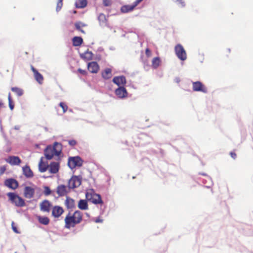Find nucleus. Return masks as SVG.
Returning <instances> with one entry per match:
<instances>
[{
    "label": "nucleus",
    "mask_w": 253,
    "mask_h": 253,
    "mask_svg": "<svg viewBox=\"0 0 253 253\" xmlns=\"http://www.w3.org/2000/svg\"><path fill=\"white\" fill-rule=\"evenodd\" d=\"M83 220V213L79 211H76L74 213H68L65 219V227L70 229L80 223Z\"/></svg>",
    "instance_id": "nucleus-1"
},
{
    "label": "nucleus",
    "mask_w": 253,
    "mask_h": 253,
    "mask_svg": "<svg viewBox=\"0 0 253 253\" xmlns=\"http://www.w3.org/2000/svg\"><path fill=\"white\" fill-rule=\"evenodd\" d=\"M62 151V145L58 142H55L53 145H48L44 150V154L47 160H51L54 155L59 156Z\"/></svg>",
    "instance_id": "nucleus-2"
},
{
    "label": "nucleus",
    "mask_w": 253,
    "mask_h": 253,
    "mask_svg": "<svg viewBox=\"0 0 253 253\" xmlns=\"http://www.w3.org/2000/svg\"><path fill=\"white\" fill-rule=\"evenodd\" d=\"M85 196L88 201H90L94 204H103L101 196L99 194L95 193L94 191L92 189L89 190L87 192Z\"/></svg>",
    "instance_id": "nucleus-3"
},
{
    "label": "nucleus",
    "mask_w": 253,
    "mask_h": 253,
    "mask_svg": "<svg viewBox=\"0 0 253 253\" xmlns=\"http://www.w3.org/2000/svg\"><path fill=\"white\" fill-rule=\"evenodd\" d=\"M7 196L11 202L17 207H23L25 205L24 200L14 193H8Z\"/></svg>",
    "instance_id": "nucleus-4"
},
{
    "label": "nucleus",
    "mask_w": 253,
    "mask_h": 253,
    "mask_svg": "<svg viewBox=\"0 0 253 253\" xmlns=\"http://www.w3.org/2000/svg\"><path fill=\"white\" fill-rule=\"evenodd\" d=\"M174 51L178 58L181 61H184L187 59L186 52L181 44H177L174 47Z\"/></svg>",
    "instance_id": "nucleus-5"
},
{
    "label": "nucleus",
    "mask_w": 253,
    "mask_h": 253,
    "mask_svg": "<svg viewBox=\"0 0 253 253\" xmlns=\"http://www.w3.org/2000/svg\"><path fill=\"white\" fill-rule=\"evenodd\" d=\"M83 163V161L82 159L80 157L77 156L69 158L68 165L71 169H73L77 167H81Z\"/></svg>",
    "instance_id": "nucleus-6"
},
{
    "label": "nucleus",
    "mask_w": 253,
    "mask_h": 253,
    "mask_svg": "<svg viewBox=\"0 0 253 253\" xmlns=\"http://www.w3.org/2000/svg\"><path fill=\"white\" fill-rule=\"evenodd\" d=\"M81 184V179L77 176H72L68 182L69 188H75L79 187Z\"/></svg>",
    "instance_id": "nucleus-7"
},
{
    "label": "nucleus",
    "mask_w": 253,
    "mask_h": 253,
    "mask_svg": "<svg viewBox=\"0 0 253 253\" xmlns=\"http://www.w3.org/2000/svg\"><path fill=\"white\" fill-rule=\"evenodd\" d=\"M193 90L194 91H201L203 93H207V88L200 82H193Z\"/></svg>",
    "instance_id": "nucleus-8"
},
{
    "label": "nucleus",
    "mask_w": 253,
    "mask_h": 253,
    "mask_svg": "<svg viewBox=\"0 0 253 253\" xmlns=\"http://www.w3.org/2000/svg\"><path fill=\"white\" fill-rule=\"evenodd\" d=\"M64 212L63 208L59 206H55L51 208V215L55 218H59Z\"/></svg>",
    "instance_id": "nucleus-9"
},
{
    "label": "nucleus",
    "mask_w": 253,
    "mask_h": 253,
    "mask_svg": "<svg viewBox=\"0 0 253 253\" xmlns=\"http://www.w3.org/2000/svg\"><path fill=\"white\" fill-rule=\"evenodd\" d=\"M4 185L11 189L15 190L18 187V181L13 178H8L4 181Z\"/></svg>",
    "instance_id": "nucleus-10"
},
{
    "label": "nucleus",
    "mask_w": 253,
    "mask_h": 253,
    "mask_svg": "<svg viewBox=\"0 0 253 253\" xmlns=\"http://www.w3.org/2000/svg\"><path fill=\"white\" fill-rule=\"evenodd\" d=\"M51 203L47 200H44L40 204V208L41 211L49 212L52 208Z\"/></svg>",
    "instance_id": "nucleus-11"
},
{
    "label": "nucleus",
    "mask_w": 253,
    "mask_h": 253,
    "mask_svg": "<svg viewBox=\"0 0 253 253\" xmlns=\"http://www.w3.org/2000/svg\"><path fill=\"white\" fill-rule=\"evenodd\" d=\"M31 69L34 74V76L36 81L42 84L43 83V77L33 66H31Z\"/></svg>",
    "instance_id": "nucleus-12"
},
{
    "label": "nucleus",
    "mask_w": 253,
    "mask_h": 253,
    "mask_svg": "<svg viewBox=\"0 0 253 253\" xmlns=\"http://www.w3.org/2000/svg\"><path fill=\"white\" fill-rule=\"evenodd\" d=\"M5 161L11 165H19L21 163V160L17 156H9Z\"/></svg>",
    "instance_id": "nucleus-13"
},
{
    "label": "nucleus",
    "mask_w": 253,
    "mask_h": 253,
    "mask_svg": "<svg viewBox=\"0 0 253 253\" xmlns=\"http://www.w3.org/2000/svg\"><path fill=\"white\" fill-rule=\"evenodd\" d=\"M87 68L91 73H97L99 70V66L96 62H91L88 63Z\"/></svg>",
    "instance_id": "nucleus-14"
},
{
    "label": "nucleus",
    "mask_w": 253,
    "mask_h": 253,
    "mask_svg": "<svg viewBox=\"0 0 253 253\" xmlns=\"http://www.w3.org/2000/svg\"><path fill=\"white\" fill-rule=\"evenodd\" d=\"M59 163L52 162L49 165V171L51 173H56L59 171Z\"/></svg>",
    "instance_id": "nucleus-15"
},
{
    "label": "nucleus",
    "mask_w": 253,
    "mask_h": 253,
    "mask_svg": "<svg viewBox=\"0 0 253 253\" xmlns=\"http://www.w3.org/2000/svg\"><path fill=\"white\" fill-rule=\"evenodd\" d=\"M115 93L119 98H124L127 96V92L124 87H119L115 90Z\"/></svg>",
    "instance_id": "nucleus-16"
},
{
    "label": "nucleus",
    "mask_w": 253,
    "mask_h": 253,
    "mask_svg": "<svg viewBox=\"0 0 253 253\" xmlns=\"http://www.w3.org/2000/svg\"><path fill=\"white\" fill-rule=\"evenodd\" d=\"M35 193V190L31 187L26 186L24 189V196L27 198H31Z\"/></svg>",
    "instance_id": "nucleus-17"
},
{
    "label": "nucleus",
    "mask_w": 253,
    "mask_h": 253,
    "mask_svg": "<svg viewBox=\"0 0 253 253\" xmlns=\"http://www.w3.org/2000/svg\"><path fill=\"white\" fill-rule=\"evenodd\" d=\"M42 159V158L41 159L39 164V171L41 172H44L46 171L49 167V165L48 164L47 162H44Z\"/></svg>",
    "instance_id": "nucleus-18"
},
{
    "label": "nucleus",
    "mask_w": 253,
    "mask_h": 253,
    "mask_svg": "<svg viewBox=\"0 0 253 253\" xmlns=\"http://www.w3.org/2000/svg\"><path fill=\"white\" fill-rule=\"evenodd\" d=\"M113 81L119 86L124 85L126 83V78L124 76L115 77L114 78Z\"/></svg>",
    "instance_id": "nucleus-19"
},
{
    "label": "nucleus",
    "mask_w": 253,
    "mask_h": 253,
    "mask_svg": "<svg viewBox=\"0 0 253 253\" xmlns=\"http://www.w3.org/2000/svg\"><path fill=\"white\" fill-rule=\"evenodd\" d=\"M98 20L101 26H106L108 25V20L106 15L103 13H100L98 16Z\"/></svg>",
    "instance_id": "nucleus-20"
},
{
    "label": "nucleus",
    "mask_w": 253,
    "mask_h": 253,
    "mask_svg": "<svg viewBox=\"0 0 253 253\" xmlns=\"http://www.w3.org/2000/svg\"><path fill=\"white\" fill-rule=\"evenodd\" d=\"M57 193L59 196H65L67 193V187L64 185H59L57 188Z\"/></svg>",
    "instance_id": "nucleus-21"
},
{
    "label": "nucleus",
    "mask_w": 253,
    "mask_h": 253,
    "mask_svg": "<svg viewBox=\"0 0 253 253\" xmlns=\"http://www.w3.org/2000/svg\"><path fill=\"white\" fill-rule=\"evenodd\" d=\"M81 57L84 60L88 61L92 59L93 53L91 51L87 50L84 53L81 54Z\"/></svg>",
    "instance_id": "nucleus-22"
},
{
    "label": "nucleus",
    "mask_w": 253,
    "mask_h": 253,
    "mask_svg": "<svg viewBox=\"0 0 253 253\" xmlns=\"http://www.w3.org/2000/svg\"><path fill=\"white\" fill-rule=\"evenodd\" d=\"M24 175L28 178L33 176V173L29 166H26L23 168Z\"/></svg>",
    "instance_id": "nucleus-23"
},
{
    "label": "nucleus",
    "mask_w": 253,
    "mask_h": 253,
    "mask_svg": "<svg viewBox=\"0 0 253 253\" xmlns=\"http://www.w3.org/2000/svg\"><path fill=\"white\" fill-rule=\"evenodd\" d=\"M135 7L133 5H124L121 8V11L122 13H127L132 11Z\"/></svg>",
    "instance_id": "nucleus-24"
},
{
    "label": "nucleus",
    "mask_w": 253,
    "mask_h": 253,
    "mask_svg": "<svg viewBox=\"0 0 253 253\" xmlns=\"http://www.w3.org/2000/svg\"><path fill=\"white\" fill-rule=\"evenodd\" d=\"M112 76V70L110 68H106L102 73V77L104 79L107 80L110 79Z\"/></svg>",
    "instance_id": "nucleus-25"
},
{
    "label": "nucleus",
    "mask_w": 253,
    "mask_h": 253,
    "mask_svg": "<svg viewBox=\"0 0 253 253\" xmlns=\"http://www.w3.org/2000/svg\"><path fill=\"white\" fill-rule=\"evenodd\" d=\"M65 204L68 209H72L75 207V201L69 197H66Z\"/></svg>",
    "instance_id": "nucleus-26"
},
{
    "label": "nucleus",
    "mask_w": 253,
    "mask_h": 253,
    "mask_svg": "<svg viewBox=\"0 0 253 253\" xmlns=\"http://www.w3.org/2000/svg\"><path fill=\"white\" fill-rule=\"evenodd\" d=\"M72 42L74 46H79L83 43V40L81 37H75L72 39Z\"/></svg>",
    "instance_id": "nucleus-27"
},
{
    "label": "nucleus",
    "mask_w": 253,
    "mask_h": 253,
    "mask_svg": "<svg viewBox=\"0 0 253 253\" xmlns=\"http://www.w3.org/2000/svg\"><path fill=\"white\" fill-rule=\"evenodd\" d=\"M37 218L39 222L42 224L46 225L49 223V219L46 216H38Z\"/></svg>",
    "instance_id": "nucleus-28"
},
{
    "label": "nucleus",
    "mask_w": 253,
    "mask_h": 253,
    "mask_svg": "<svg viewBox=\"0 0 253 253\" xmlns=\"http://www.w3.org/2000/svg\"><path fill=\"white\" fill-rule=\"evenodd\" d=\"M78 208L82 210L88 209V205L86 200H80L78 203Z\"/></svg>",
    "instance_id": "nucleus-29"
},
{
    "label": "nucleus",
    "mask_w": 253,
    "mask_h": 253,
    "mask_svg": "<svg viewBox=\"0 0 253 253\" xmlns=\"http://www.w3.org/2000/svg\"><path fill=\"white\" fill-rule=\"evenodd\" d=\"M75 5L77 8H84L87 5V1L86 0H76Z\"/></svg>",
    "instance_id": "nucleus-30"
},
{
    "label": "nucleus",
    "mask_w": 253,
    "mask_h": 253,
    "mask_svg": "<svg viewBox=\"0 0 253 253\" xmlns=\"http://www.w3.org/2000/svg\"><path fill=\"white\" fill-rule=\"evenodd\" d=\"M161 64L160 58L158 57H155L152 59V67L154 68H157Z\"/></svg>",
    "instance_id": "nucleus-31"
},
{
    "label": "nucleus",
    "mask_w": 253,
    "mask_h": 253,
    "mask_svg": "<svg viewBox=\"0 0 253 253\" xmlns=\"http://www.w3.org/2000/svg\"><path fill=\"white\" fill-rule=\"evenodd\" d=\"M75 26L76 29L77 30L80 31L81 32H82L83 34H85L84 31L82 29V27L86 26V25L85 24H84L81 22H78L75 23Z\"/></svg>",
    "instance_id": "nucleus-32"
},
{
    "label": "nucleus",
    "mask_w": 253,
    "mask_h": 253,
    "mask_svg": "<svg viewBox=\"0 0 253 253\" xmlns=\"http://www.w3.org/2000/svg\"><path fill=\"white\" fill-rule=\"evenodd\" d=\"M11 89L18 96H21L23 94V90L19 87H13Z\"/></svg>",
    "instance_id": "nucleus-33"
},
{
    "label": "nucleus",
    "mask_w": 253,
    "mask_h": 253,
    "mask_svg": "<svg viewBox=\"0 0 253 253\" xmlns=\"http://www.w3.org/2000/svg\"><path fill=\"white\" fill-rule=\"evenodd\" d=\"M8 99L9 107L10 110H12L14 108V103L12 101L11 94L10 93L8 94Z\"/></svg>",
    "instance_id": "nucleus-34"
},
{
    "label": "nucleus",
    "mask_w": 253,
    "mask_h": 253,
    "mask_svg": "<svg viewBox=\"0 0 253 253\" xmlns=\"http://www.w3.org/2000/svg\"><path fill=\"white\" fill-rule=\"evenodd\" d=\"M63 0H58L57 2L56 8V10L57 11H59L61 10L62 6H63Z\"/></svg>",
    "instance_id": "nucleus-35"
},
{
    "label": "nucleus",
    "mask_w": 253,
    "mask_h": 253,
    "mask_svg": "<svg viewBox=\"0 0 253 253\" xmlns=\"http://www.w3.org/2000/svg\"><path fill=\"white\" fill-rule=\"evenodd\" d=\"M51 193V191L48 186H45L44 187V191L43 193L45 196H48Z\"/></svg>",
    "instance_id": "nucleus-36"
},
{
    "label": "nucleus",
    "mask_w": 253,
    "mask_h": 253,
    "mask_svg": "<svg viewBox=\"0 0 253 253\" xmlns=\"http://www.w3.org/2000/svg\"><path fill=\"white\" fill-rule=\"evenodd\" d=\"M59 105L62 108L63 113H65L68 108V106L64 102H60Z\"/></svg>",
    "instance_id": "nucleus-37"
},
{
    "label": "nucleus",
    "mask_w": 253,
    "mask_h": 253,
    "mask_svg": "<svg viewBox=\"0 0 253 253\" xmlns=\"http://www.w3.org/2000/svg\"><path fill=\"white\" fill-rule=\"evenodd\" d=\"M103 3L105 6H109L112 4L111 0H103Z\"/></svg>",
    "instance_id": "nucleus-38"
},
{
    "label": "nucleus",
    "mask_w": 253,
    "mask_h": 253,
    "mask_svg": "<svg viewBox=\"0 0 253 253\" xmlns=\"http://www.w3.org/2000/svg\"><path fill=\"white\" fill-rule=\"evenodd\" d=\"M69 144L71 146H74L77 144V142L75 140H70L68 141Z\"/></svg>",
    "instance_id": "nucleus-39"
},
{
    "label": "nucleus",
    "mask_w": 253,
    "mask_h": 253,
    "mask_svg": "<svg viewBox=\"0 0 253 253\" xmlns=\"http://www.w3.org/2000/svg\"><path fill=\"white\" fill-rule=\"evenodd\" d=\"M6 166H3L0 168V175H2L6 170Z\"/></svg>",
    "instance_id": "nucleus-40"
},
{
    "label": "nucleus",
    "mask_w": 253,
    "mask_h": 253,
    "mask_svg": "<svg viewBox=\"0 0 253 253\" xmlns=\"http://www.w3.org/2000/svg\"><path fill=\"white\" fill-rule=\"evenodd\" d=\"M11 226H12V230H13V231L16 233H19L20 232L18 231L17 228L16 226H15L14 225V222H12V223H11Z\"/></svg>",
    "instance_id": "nucleus-41"
},
{
    "label": "nucleus",
    "mask_w": 253,
    "mask_h": 253,
    "mask_svg": "<svg viewBox=\"0 0 253 253\" xmlns=\"http://www.w3.org/2000/svg\"><path fill=\"white\" fill-rule=\"evenodd\" d=\"M145 54L147 57H150L152 55L151 50L148 48L145 50Z\"/></svg>",
    "instance_id": "nucleus-42"
},
{
    "label": "nucleus",
    "mask_w": 253,
    "mask_h": 253,
    "mask_svg": "<svg viewBox=\"0 0 253 253\" xmlns=\"http://www.w3.org/2000/svg\"><path fill=\"white\" fill-rule=\"evenodd\" d=\"M78 72H79L80 73H81V74L83 75H86V74H87V73H86L85 70H82V69H81L80 68L78 69Z\"/></svg>",
    "instance_id": "nucleus-43"
},
{
    "label": "nucleus",
    "mask_w": 253,
    "mask_h": 253,
    "mask_svg": "<svg viewBox=\"0 0 253 253\" xmlns=\"http://www.w3.org/2000/svg\"><path fill=\"white\" fill-rule=\"evenodd\" d=\"M143 0H136L133 3V5L135 7L138 5Z\"/></svg>",
    "instance_id": "nucleus-44"
},
{
    "label": "nucleus",
    "mask_w": 253,
    "mask_h": 253,
    "mask_svg": "<svg viewBox=\"0 0 253 253\" xmlns=\"http://www.w3.org/2000/svg\"><path fill=\"white\" fill-rule=\"evenodd\" d=\"M230 155L231 157L234 159H235L237 157V155L235 152H231L230 153Z\"/></svg>",
    "instance_id": "nucleus-45"
},
{
    "label": "nucleus",
    "mask_w": 253,
    "mask_h": 253,
    "mask_svg": "<svg viewBox=\"0 0 253 253\" xmlns=\"http://www.w3.org/2000/svg\"><path fill=\"white\" fill-rule=\"evenodd\" d=\"M178 1H179V2L180 3H181V5L182 6H184L185 5V4H184V1H183V0H177Z\"/></svg>",
    "instance_id": "nucleus-46"
},
{
    "label": "nucleus",
    "mask_w": 253,
    "mask_h": 253,
    "mask_svg": "<svg viewBox=\"0 0 253 253\" xmlns=\"http://www.w3.org/2000/svg\"><path fill=\"white\" fill-rule=\"evenodd\" d=\"M175 81L177 84H178L180 82V79L179 78H176L175 79Z\"/></svg>",
    "instance_id": "nucleus-47"
},
{
    "label": "nucleus",
    "mask_w": 253,
    "mask_h": 253,
    "mask_svg": "<svg viewBox=\"0 0 253 253\" xmlns=\"http://www.w3.org/2000/svg\"><path fill=\"white\" fill-rule=\"evenodd\" d=\"M3 103L1 100L0 99V106H2Z\"/></svg>",
    "instance_id": "nucleus-48"
},
{
    "label": "nucleus",
    "mask_w": 253,
    "mask_h": 253,
    "mask_svg": "<svg viewBox=\"0 0 253 253\" xmlns=\"http://www.w3.org/2000/svg\"><path fill=\"white\" fill-rule=\"evenodd\" d=\"M95 221H96V222H99V221H100V220H96Z\"/></svg>",
    "instance_id": "nucleus-49"
}]
</instances>
